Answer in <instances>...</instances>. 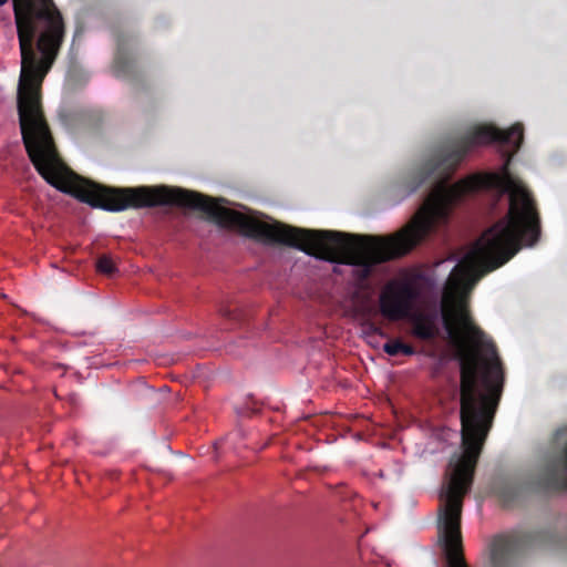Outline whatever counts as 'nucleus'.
<instances>
[{"label": "nucleus", "mask_w": 567, "mask_h": 567, "mask_svg": "<svg viewBox=\"0 0 567 567\" xmlns=\"http://www.w3.org/2000/svg\"><path fill=\"white\" fill-rule=\"evenodd\" d=\"M21 56L18 83L20 127H49L41 104L42 83L65 37V23L54 0H12Z\"/></svg>", "instance_id": "nucleus-1"}, {"label": "nucleus", "mask_w": 567, "mask_h": 567, "mask_svg": "<svg viewBox=\"0 0 567 567\" xmlns=\"http://www.w3.org/2000/svg\"><path fill=\"white\" fill-rule=\"evenodd\" d=\"M544 534H497L491 544L493 567H522Z\"/></svg>", "instance_id": "nucleus-2"}, {"label": "nucleus", "mask_w": 567, "mask_h": 567, "mask_svg": "<svg viewBox=\"0 0 567 567\" xmlns=\"http://www.w3.org/2000/svg\"><path fill=\"white\" fill-rule=\"evenodd\" d=\"M420 297L419 288L402 280L389 281L380 292L379 309L383 318L391 322L406 320L414 311Z\"/></svg>", "instance_id": "nucleus-3"}, {"label": "nucleus", "mask_w": 567, "mask_h": 567, "mask_svg": "<svg viewBox=\"0 0 567 567\" xmlns=\"http://www.w3.org/2000/svg\"><path fill=\"white\" fill-rule=\"evenodd\" d=\"M412 324L413 336L423 341H431L439 337V313L436 310L427 312H415L406 319Z\"/></svg>", "instance_id": "nucleus-4"}, {"label": "nucleus", "mask_w": 567, "mask_h": 567, "mask_svg": "<svg viewBox=\"0 0 567 567\" xmlns=\"http://www.w3.org/2000/svg\"><path fill=\"white\" fill-rule=\"evenodd\" d=\"M114 72L118 78H134L137 72L136 62L123 54H117L114 61Z\"/></svg>", "instance_id": "nucleus-5"}, {"label": "nucleus", "mask_w": 567, "mask_h": 567, "mask_svg": "<svg viewBox=\"0 0 567 567\" xmlns=\"http://www.w3.org/2000/svg\"><path fill=\"white\" fill-rule=\"evenodd\" d=\"M383 351L391 357H396L399 354H404V355L415 354V349L411 344L404 343L400 339H393V340L385 342L383 344Z\"/></svg>", "instance_id": "nucleus-6"}, {"label": "nucleus", "mask_w": 567, "mask_h": 567, "mask_svg": "<svg viewBox=\"0 0 567 567\" xmlns=\"http://www.w3.org/2000/svg\"><path fill=\"white\" fill-rule=\"evenodd\" d=\"M96 270L100 274L112 276L117 271V268L110 256L103 255L96 260Z\"/></svg>", "instance_id": "nucleus-7"}, {"label": "nucleus", "mask_w": 567, "mask_h": 567, "mask_svg": "<svg viewBox=\"0 0 567 567\" xmlns=\"http://www.w3.org/2000/svg\"><path fill=\"white\" fill-rule=\"evenodd\" d=\"M219 313L229 320H239L240 313L237 309H230L229 307H223Z\"/></svg>", "instance_id": "nucleus-8"}, {"label": "nucleus", "mask_w": 567, "mask_h": 567, "mask_svg": "<svg viewBox=\"0 0 567 567\" xmlns=\"http://www.w3.org/2000/svg\"><path fill=\"white\" fill-rule=\"evenodd\" d=\"M369 327V330L372 332V333H375V334H379L381 337H385V333L383 332V330L381 329V327L377 326L375 323L371 322L368 324Z\"/></svg>", "instance_id": "nucleus-9"}, {"label": "nucleus", "mask_w": 567, "mask_h": 567, "mask_svg": "<svg viewBox=\"0 0 567 567\" xmlns=\"http://www.w3.org/2000/svg\"><path fill=\"white\" fill-rule=\"evenodd\" d=\"M563 439H567V430H560L556 433V440L560 441Z\"/></svg>", "instance_id": "nucleus-10"}, {"label": "nucleus", "mask_w": 567, "mask_h": 567, "mask_svg": "<svg viewBox=\"0 0 567 567\" xmlns=\"http://www.w3.org/2000/svg\"><path fill=\"white\" fill-rule=\"evenodd\" d=\"M8 2V0H0V7L4 6Z\"/></svg>", "instance_id": "nucleus-11"}]
</instances>
